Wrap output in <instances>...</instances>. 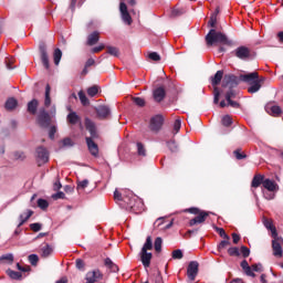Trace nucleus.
<instances>
[{"instance_id":"1","label":"nucleus","mask_w":283,"mask_h":283,"mask_svg":"<svg viewBox=\"0 0 283 283\" xmlns=\"http://www.w3.org/2000/svg\"><path fill=\"white\" fill-rule=\"evenodd\" d=\"M240 81L243 83H248V85H251L248 88L249 94H255L256 92H260V88L262 87V82H264V77L260 78V75L258 72H252L248 74H241Z\"/></svg>"},{"instance_id":"2","label":"nucleus","mask_w":283,"mask_h":283,"mask_svg":"<svg viewBox=\"0 0 283 283\" xmlns=\"http://www.w3.org/2000/svg\"><path fill=\"white\" fill-rule=\"evenodd\" d=\"M206 43L208 46L216 45V43H220L221 45L233 44V42H231V40H229L224 33L216 31V29H211L206 35Z\"/></svg>"},{"instance_id":"3","label":"nucleus","mask_w":283,"mask_h":283,"mask_svg":"<svg viewBox=\"0 0 283 283\" xmlns=\"http://www.w3.org/2000/svg\"><path fill=\"white\" fill-rule=\"evenodd\" d=\"M114 198L115 200H123L126 202L128 209H132L133 211H136L138 207L143 206V202L138 199V197L132 192H129L128 196L123 197L118 190H115Z\"/></svg>"},{"instance_id":"4","label":"nucleus","mask_w":283,"mask_h":283,"mask_svg":"<svg viewBox=\"0 0 283 283\" xmlns=\"http://www.w3.org/2000/svg\"><path fill=\"white\" fill-rule=\"evenodd\" d=\"M238 85V77L232 74L224 75L222 80V87H229V92L226 94V101H231V98H235V91L233 87Z\"/></svg>"},{"instance_id":"5","label":"nucleus","mask_w":283,"mask_h":283,"mask_svg":"<svg viewBox=\"0 0 283 283\" xmlns=\"http://www.w3.org/2000/svg\"><path fill=\"white\" fill-rule=\"evenodd\" d=\"M224 76V72L223 71H218L214 76L211 80V84L214 87V98H213V103L216 105H218V103H220V90L218 88L217 85H220L222 77Z\"/></svg>"},{"instance_id":"6","label":"nucleus","mask_w":283,"mask_h":283,"mask_svg":"<svg viewBox=\"0 0 283 283\" xmlns=\"http://www.w3.org/2000/svg\"><path fill=\"white\" fill-rule=\"evenodd\" d=\"M36 160L39 165H45L50 160V153L45 147H38L36 149Z\"/></svg>"},{"instance_id":"7","label":"nucleus","mask_w":283,"mask_h":283,"mask_svg":"<svg viewBox=\"0 0 283 283\" xmlns=\"http://www.w3.org/2000/svg\"><path fill=\"white\" fill-rule=\"evenodd\" d=\"M198 266H199V264L197 261H191L188 264L187 275H188V279L190 280V282H195L196 277H198Z\"/></svg>"},{"instance_id":"8","label":"nucleus","mask_w":283,"mask_h":283,"mask_svg":"<svg viewBox=\"0 0 283 283\" xmlns=\"http://www.w3.org/2000/svg\"><path fill=\"white\" fill-rule=\"evenodd\" d=\"M86 130L91 134V138H98V128L96 127V123L86 117L84 120Z\"/></svg>"},{"instance_id":"9","label":"nucleus","mask_w":283,"mask_h":283,"mask_svg":"<svg viewBox=\"0 0 283 283\" xmlns=\"http://www.w3.org/2000/svg\"><path fill=\"white\" fill-rule=\"evenodd\" d=\"M234 55L241 61H247V59L251 57V50L247 46H239L234 50Z\"/></svg>"},{"instance_id":"10","label":"nucleus","mask_w":283,"mask_h":283,"mask_svg":"<svg viewBox=\"0 0 283 283\" xmlns=\"http://www.w3.org/2000/svg\"><path fill=\"white\" fill-rule=\"evenodd\" d=\"M119 12L124 23H126V25H132V15H129V11H127V4H125V2H120Z\"/></svg>"},{"instance_id":"11","label":"nucleus","mask_w":283,"mask_h":283,"mask_svg":"<svg viewBox=\"0 0 283 283\" xmlns=\"http://www.w3.org/2000/svg\"><path fill=\"white\" fill-rule=\"evenodd\" d=\"M38 120L41 125V127H50V113L45 109L40 111V115L38 117Z\"/></svg>"},{"instance_id":"12","label":"nucleus","mask_w":283,"mask_h":283,"mask_svg":"<svg viewBox=\"0 0 283 283\" xmlns=\"http://www.w3.org/2000/svg\"><path fill=\"white\" fill-rule=\"evenodd\" d=\"M153 96L156 103H163L165 96H167V92L165 91V87L160 86L153 92Z\"/></svg>"},{"instance_id":"13","label":"nucleus","mask_w":283,"mask_h":283,"mask_svg":"<svg viewBox=\"0 0 283 283\" xmlns=\"http://www.w3.org/2000/svg\"><path fill=\"white\" fill-rule=\"evenodd\" d=\"M263 187L266 189V191H271V192L280 191V186L277 185V182H275V180L264 179Z\"/></svg>"},{"instance_id":"14","label":"nucleus","mask_w":283,"mask_h":283,"mask_svg":"<svg viewBox=\"0 0 283 283\" xmlns=\"http://www.w3.org/2000/svg\"><path fill=\"white\" fill-rule=\"evenodd\" d=\"M163 127V116L157 115L150 119V129L151 132H159Z\"/></svg>"},{"instance_id":"15","label":"nucleus","mask_w":283,"mask_h":283,"mask_svg":"<svg viewBox=\"0 0 283 283\" xmlns=\"http://www.w3.org/2000/svg\"><path fill=\"white\" fill-rule=\"evenodd\" d=\"M85 140L88 151L92 154V156H98V145L94 143V138L86 137Z\"/></svg>"},{"instance_id":"16","label":"nucleus","mask_w":283,"mask_h":283,"mask_svg":"<svg viewBox=\"0 0 283 283\" xmlns=\"http://www.w3.org/2000/svg\"><path fill=\"white\" fill-rule=\"evenodd\" d=\"M139 255H140V261L143 266H145L146 269H149L151 264V258H153L151 252L140 251Z\"/></svg>"},{"instance_id":"17","label":"nucleus","mask_w":283,"mask_h":283,"mask_svg":"<svg viewBox=\"0 0 283 283\" xmlns=\"http://www.w3.org/2000/svg\"><path fill=\"white\" fill-rule=\"evenodd\" d=\"M66 120L70 125H78L80 127H83V124H81V116L76 114V112H71L66 116Z\"/></svg>"},{"instance_id":"18","label":"nucleus","mask_w":283,"mask_h":283,"mask_svg":"<svg viewBox=\"0 0 283 283\" xmlns=\"http://www.w3.org/2000/svg\"><path fill=\"white\" fill-rule=\"evenodd\" d=\"M265 112H268V114H270V116L277 117L282 114V108L277 105L268 104L265 106Z\"/></svg>"},{"instance_id":"19","label":"nucleus","mask_w":283,"mask_h":283,"mask_svg":"<svg viewBox=\"0 0 283 283\" xmlns=\"http://www.w3.org/2000/svg\"><path fill=\"white\" fill-rule=\"evenodd\" d=\"M95 112H96L98 118H107V116H109V114H112V111L109 109V107L105 106V105H101V106L96 107Z\"/></svg>"},{"instance_id":"20","label":"nucleus","mask_w":283,"mask_h":283,"mask_svg":"<svg viewBox=\"0 0 283 283\" xmlns=\"http://www.w3.org/2000/svg\"><path fill=\"white\" fill-rule=\"evenodd\" d=\"M209 213L207 212H200L197 217L190 220L189 224L190 227H195V224H202L207 220V217Z\"/></svg>"},{"instance_id":"21","label":"nucleus","mask_w":283,"mask_h":283,"mask_svg":"<svg viewBox=\"0 0 283 283\" xmlns=\"http://www.w3.org/2000/svg\"><path fill=\"white\" fill-rule=\"evenodd\" d=\"M263 224L271 231L272 238L275 240L277 238V230L275 229V226H273V221L271 219H264Z\"/></svg>"},{"instance_id":"22","label":"nucleus","mask_w":283,"mask_h":283,"mask_svg":"<svg viewBox=\"0 0 283 283\" xmlns=\"http://www.w3.org/2000/svg\"><path fill=\"white\" fill-rule=\"evenodd\" d=\"M272 249H273V255L275 258H282L283 250H282V244H280V242L273 240L272 241Z\"/></svg>"},{"instance_id":"23","label":"nucleus","mask_w":283,"mask_h":283,"mask_svg":"<svg viewBox=\"0 0 283 283\" xmlns=\"http://www.w3.org/2000/svg\"><path fill=\"white\" fill-rule=\"evenodd\" d=\"M99 40H101V35H99L98 31H95V32L88 34L86 43H87V45H96Z\"/></svg>"},{"instance_id":"24","label":"nucleus","mask_w":283,"mask_h":283,"mask_svg":"<svg viewBox=\"0 0 283 283\" xmlns=\"http://www.w3.org/2000/svg\"><path fill=\"white\" fill-rule=\"evenodd\" d=\"M34 211L32 210H27L24 213L20 214L19 216V224H18V228L19 227H23V224H25V222L28 221L29 218H32Z\"/></svg>"},{"instance_id":"25","label":"nucleus","mask_w":283,"mask_h":283,"mask_svg":"<svg viewBox=\"0 0 283 283\" xmlns=\"http://www.w3.org/2000/svg\"><path fill=\"white\" fill-rule=\"evenodd\" d=\"M241 269L244 271L245 275H248L249 277H255V273L253 272V270L251 269L247 260H243L241 262Z\"/></svg>"},{"instance_id":"26","label":"nucleus","mask_w":283,"mask_h":283,"mask_svg":"<svg viewBox=\"0 0 283 283\" xmlns=\"http://www.w3.org/2000/svg\"><path fill=\"white\" fill-rule=\"evenodd\" d=\"M264 176L262 175H255L252 179V184L251 187H253L254 189H258V187H260V185L264 186Z\"/></svg>"},{"instance_id":"27","label":"nucleus","mask_w":283,"mask_h":283,"mask_svg":"<svg viewBox=\"0 0 283 283\" xmlns=\"http://www.w3.org/2000/svg\"><path fill=\"white\" fill-rule=\"evenodd\" d=\"M17 105H19V102L14 97H10L7 99L4 107L8 112H12L17 108Z\"/></svg>"},{"instance_id":"28","label":"nucleus","mask_w":283,"mask_h":283,"mask_svg":"<svg viewBox=\"0 0 283 283\" xmlns=\"http://www.w3.org/2000/svg\"><path fill=\"white\" fill-rule=\"evenodd\" d=\"M41 61L45 70H50V57L48 56V51H45V49H41Z\"/></svg>"},{"instance_id":"29","label":"nucleus","mask_w":283,"mask_h":283,"mask_svg":"<svg viewBox=\"0 0 283 283\" xmlns=\"http://www.w3.org/2000/svg\"><path fill=\"white\" fill-rule=\"evenodd\" d=\"M39 108V99L33 98L31 102L28 103V112L29 114H36V109Z\"/></svg>"},{"instance_id":"30","label":"nucleus","mask_w":283,"mask_h":283,"mask_svg":"<svg viewBox=\"0 0 283 283\" xmlns=\"http://www.w3.org/2000/svg\"><path fill=\"white\" fill-rule=\"evenodd\" d=\"M61 59H63V52L61 49H55L53 53L54 65H59L61 63Z\"/></svg>"},{"instance_id":"31","label":"nucleus","mask_w":283,"mask_h":283,"mask_svg":"<svg viewBox=\"0 0 283 283\" xmlns=\"http://www.w3.org/2000/svg\"><path fill=\"white\" fill-rule=\"evenodd\" d=\"M50 92H51V88H50V85L48 84L45 86V97H44L45 107H50V105H52V97H50Z\"/></svg>"},{"instance_id":"32","label":"nucleus","mask_w":283,"mask_h":283,"mask_svg":"<svg viewBox=\"0 0 283 283\" xmlns=\"http://www.w3.org/2000/svg\"><path fill=\"white\" fill-rule=\"evenodd\" d=\"M220 11L218 9H216V11L211 14L210 20L208 22V25L210 28H216V24L218 23V13Z\"/></svg>"},{"instance_id":"33","label":"nucleus","mask_w":283,"mask_h":283,"mask_svg":"<svg viewBox=\"0 0 283 283\" xmlns=\"http://www.w3.org/2000/svg\"><path fill=\"white\" fill-rule=\"evenodd\" d=\"M154 249V242L151 241V237L146 238V242L144 243L142 251L147 252Z\"/></svg>"},{"instance_id":"34","label":"nucleus","mask_w":283,"mask_h":283,"mask_svg":"<svg viewBox=\"0 0 283 283\" xmlns=\"http://www.w3.org/2000/svg\"><path fill=\"white\" fill-rule=\"evenodd\" d=\"M2 262H7V264H12V262H14V255L12 253L3 254L2 256H0V264H2Z\"/></svg>"},{"instance_id":"35","label":"nucleus","mask_w":283,"mask_h":283,"mask_svg":"<svg viewBox=\"0 0 283 283\" xmlns=\"http://www.w3.org/2000/svg\"><path fill=\"white\" fill-rule=\"evenodd\" d=\"M7 275H9V277H11V280H21V277H22L21 272H17L14 270H8Z\"/></svg>"},{"instance_id":"36","label":"nucleus","mask_w":283,"mask_h":283,"mask_svg":"<svg viewBox=\"0 0 283 283\" xmlns=\"http://www.w3.org/2000/svg\"><path fill=\"white\" fill-rule=\"evenodd\" d=\"M107 54H111V56H120V51H118V48L116 46H107Z\"/></svg>"},{"instance_id":"37","label":"nucleus","mask_w":283,"mask_h":283,"mask_svg":"<svg viewBox=\"0 0 283 283\" xmlns=\"http://www.w3.org/2000/svg\"><path fill=\"white\" fill-rule=\"evenodd\" d=\"M155 247V251H157V253H159V251H163V238L157 237L154 243Z\"/></svg>"},{"instance_id":"38","label":"nucleus","mask_w":283,"mask_h":283,"mask_svg":"<svg viewBox=\"0 0 283 283\" xmlns=\"http://www.w3.org/2000/svg\"><path fill=\"white\" fill-rule=\"evenodd\" d=\"M78 98H80L82 105H90V99H88L87 96L85 95V92L80 91V92H78Z\"/></svg>"},{"instance_id":"39","label":"nucleus","mask_w":283,"mask_h":283,"mask_svg":"<svg viewBox=\"0 0 283 283\" xmlns=\"http://www.w3.org/2000/svg\"><path fill=\"white\" fill-rule=\"evenodd\" d=\"M232 124H233V119L231 118V116L224 115V116L222 117V125H223L224 127H231Z\"/></svg>"},{"instance_id":"40","label":"nucleus","mask_w":283,"mask_h":283,"mask_svg":"<svg viewBox=\"0 0 283 283\" xmlns=\"http://www.w3.org/2000/svg\"><path fill=\"white\" fill-rule=\"evenodd\" d=\"M49 255H52V247L46 244L42 248V258H49Z\"/></svg>"},{"instance_id":"41","label":"nucleus","mask_w":283,"mask_h":283,"mask_svg":"<svg viewBox=\"0 0 283 283\" xmlns=\"http://www.w3.org/2000/svg\"><path fill=\"white\" fill-rule=\"evenodd\" d=\"M60 145H62V147H74V142H72L70 137H66L60 142Z\"/></svg>"},{"instance_id":"42","label":"nucleus","mask_w":283,"mask_h":283,"mask_svg":"<svg viewBox=\"0 0 283 283\" xmlns=\"http://www.w3.org/2000/svg\"><path fill=\"white\" fill-rule=\"evenodd\" d=\"M180 127H182V122L180 118H177L174 123V134H178V132H180Z\"/></svg>"},{"instance_id":"43","label":"nucleus","mask_w":283,"mask_h":283,"mask_svg":"<svg viewBox=\"0 0 283 283\" xmlns=\"http://www.w3.org/2000/svg\"><path fill=\"white\" fill-rule=\"evenodd\" d=\"M105 266L112 269V271H116V269H118V266H116V264H114V262L109 258L105 259Z\"/></svg>"},{"instance_id":"44","label":"nucleus","mask_w":283,"mask_h":283,"mask_svg":"<svg viewBox=\"0 0 283 283\" xmlns=\"http://www.w3.org/2000/svg\"><path fill=\"white\" fill-rule=\"evenodd\" d=\"M214 230L220 235V238H223L224 240H229V235L222 228L214 227Z\"/></svg>"},{"instance_id":"45","label":"nucleus","mask_w":283,"mask_h":283,"mask_svg":"<svg viewBox=\"0 0 283 283\" xmlns=\"http://www.w3.org/2000/svg\"><path fill=\"white\" fill-rule=\"evenodd\" d=\"M252 273H262L264 271V268H262V263H256L251 266Z\"/></svg>"},{"instance_id":"46","label":"nucleus","mask_w":283,"mask_h":283,"mask_svg":"<svg viewBox=\"0 0 283 283\" xmlns=\"http://www.w3.org/2000/svg\"><path fill=\"white\" fill-rule=\"evenodd\" d=\"M275 193L276 192H271V191H264L263 190V198H265V200H274L275 199Z\"/></svg>"},{"instance_id":"47","label":"nucleus","mask_w":283,"mask_h":283,"mask_svg":"<svg viewBox=\"0 0 283 283\" xmlns=\"http://www.w3.org/2000/svg\"><path fill=\"white\" fill-rule=\"evenodd\" d=\"M38 207L40 209H48V207H50V203L45 199H39L38 200Z\"/></svg>"},{"instance_id":"48","label":"nucleus","mask_w":283,"mask_h":283,"mask_svg":"<svg viewBox=\"0 0 283 283\" xmlns=\"http://www.w3.org/2000/svg\"><path fill=\"white\" fill-rule=\"evenodd\" d=\"M29 262L30 264H32V266H36V264L39 263V255L36 254L29 255Z\"/></svg>"},{"instance_id":"49","label":"nucleus","mask_w":283,"mask_h":283,"mask_svg":"<svg viewBox=\"0 0 283 283\" xmlns=\"http://www.w3.org/2000/svg\"><path fill=\"white\" fill-rule=\"evenodd\" d=\"M182 258H184L182 250L172 251V260H182Z\"/></svg>"},{"instance_id":"50","label":"nucleus","mask_w":283,"mask_h":283,"mask_svg":"<svg viewBox=\"0 0 283 283\" xmlns=\"http://www.w3.org/2000/svg\"><path fill=\"white\" fill-rule=\"evenodd\" d=\"M133 102L135 103V105H137L138 107H145V99L142 97H133Z\"/></svg>"},{"instance_id":"51","label":"nucleus","mask_w":283,"mask_h":283,"mask_svg":"<svg viewBox=\"0 0 283 283\" xmlns=\"http://www.w3.org/2000/svg\"><path fill=\"white\" fill-rule=\"evenodd\" d=\"M137 153L139 156H146V150L143 143H137Z\"/></svg>"},{"instance_id":"52","label":"nucleus","mask_w":283,"mask_h":283,"mask_svg":"<svg viewBox=\"0 0 283 283\" xmlns=\"http://www.w3.org/2000/svg\"><path fill=\"white\" fill-rule=\"evenodd\" d=\"M87 94L91 97L96 96V94H98V87L97 86H92L87 90Z\"/></svg>"},{"instance_id":"53","label":"nucleus","mask_w":283,"mask_h":283,"mask_svg":"<svg viewBox=\"0 0 283 283\" xmlns=\"http://www.w3.org/2000/svg\"><path fill=\"white\" fill-rule=\"evenodd\" d=\"M229 255L238 258L240 255V249L238 248H230L228 250Z\"/></svg>"},{"instance_id":"54","label":"nucleus","mask_w":283,"mask_h":283,"mask_svg":"<svg viewBox=\"0 0 283 283\" xmlns=\"http://www.w3.org/2000/svg\"><path fill=\"white\" fill-rule=\"evenodd\" d=\"M42 227L43 226L41 223H31L30 224V230L38 233V231H41Z\"/></svg>"},{"instance_id":"55","label":"nucleus","mask_w":283,"mask_h":283,"mask_svg":"<svg viewBox=\"0 0 283 283\" xmlns=\"http://www.w3.org/2000/svg\"><path fill=\"white\" fill-rule=\"evenodd\" d=\"M148 59H150V61H160V54H158V52H151L148 54Z\"/></svg>"},{"instance_id":"56","label":"nucleus","mask_w":283,"mask_h":283,"mask_svg":"<svg viewBox=\"0 0 283 283\" xmlns=\"http://www.w3.org/2000/svg\"><path fill=\"white\" fill-rule=\"evenodd\" d=\"M75 264H76V269H78V271H83L85 269V262L81 259H77L75 261Z\"/></svg>"},{"instance_id":"57","label":"nucleus","mask_w":283,"mask_h":283,"mask_svg":"<svg viewBox=\"0 0 283 283\" xmlns=\"http://www.w3.org/2000/svg\"><path fill=\"white\" fill-rule=\"evenodd\" d=\"M13 63H14V60L12 57H7L6 60L7 70H14L15 66H12Z\"/></svg>"},{"instance_id":"58","label":"nucleus","mask_w":283,"mask_h":283,"mask_svg":"<svg viewBox=\"0 0 283 283\" xmlns=\"http://www.w3.org/2000/svg\"><path fill=\"white\" fill-rule=\"evenodd\" d=\"M241 253L243 255V258H249V255H251V250H249V248L247 247H241Z\"/></svg>"},{"instance_id":"59","label":"nucleus","mask_w":283,"mask_h":283,"mask_svg":"<svg viewBox=\"0 0 283 283\" xmlns=\"http://www.w3.org/2000/svg\"><path fill=\"white\" fill-rule=\"evenodd\" d=\"M90 185V181L87 179H84L77 184V189H85Z\"/></svg>"},{"instance_id":"60","label":"nucleus","mask_w":283,"mask_h":283,"mask_svg":"<svg viewBox=\"0 0 283 283\" xmlns=\"http://www.w3.org/2000/svg\"><path fill=\"white\" fill-rule=\"evenodd\" d=\"M103 50H105V44H99L98 46L92 49V53L96 54L98 52H103Z\"/></svg>"},{"instance_id":"61","label":"nucleus","mask_w":283,"mask_h":283,"mask_svg":"<svg viewBox=\"0 0 283 283\" xmlns=\"http://www.w3.org/2000/svg\"><path fill=\"white\" fill-rule=\"evenodd\" d=\"M233 154H234L237 160H242V159L247 158V155L240 153V150H234Z\"/></svg>"},{"instance_id":"62","label":"nucleus","mask_w":283,"mask_h":283,"mask_svg":"<svg viewBox=\"0 0 283 283\" xmlns=\"http://www.w3.org/2000/svg\"><path fill=\"white\" fill-rule=\"evenodd\" d=\"M167 145H168V148L170 149V151L178 150V146L176 145V142H168Z\"/></svg>"},{"instance_id":"63","label":"nucleus","mask_w":283,"mask_h":283,"mask_svg":"<svg viewBox=\"0 0 283 283\" xmlns=\"http://www.w3.org/2000/svg\"><path fill=\"white\" fill-rule=\"evenodd\" d=\"M53 198H54L55 200H63V199H65V192L60 191V192L53 195Z\"/></svg>"},{"instance_id":"64","label":"nucleus","mask_w":283,"mask_h":283,"mask_svg":"<svg viewBox=\"0 0 283 283\" xmlns=\"http://www.w3.org/2000/svg\"><path fill=\"white\" fill-rule=\"evenodd\" d=\"M182 14V10L180 9H172L170 12V17H180Z\"/></svg>"}]
</instances>
